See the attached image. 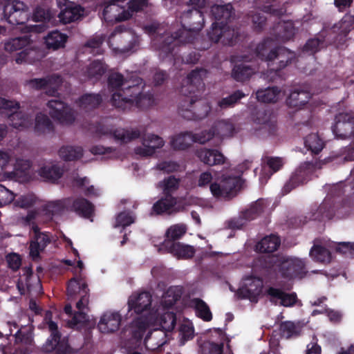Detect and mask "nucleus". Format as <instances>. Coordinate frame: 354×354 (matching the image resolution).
<instances>
[{
	"mask_svg": "<svg viewBox=\"0 0 354 354\" xmlns=\"http://www.w3.org/2000/svg\"><path fill=\"white\" fill-rule=\"evenodd\" d=\"M263 212V205L261 201H257L251 207L242 212L241 216L244 218L245 223L252 221L258 217Z\"/></svg>",
	"mask_w": 354,
	"mask_h": 354,
	"instance_id": "56",
	"label": "nucleus"
},
{
	"mask_svg": "<svg viewBox=\"0 0 354 354\" xmlns=\"http://www.w3.org/2000/svg\"><path fill=\"white\" fill-rule=\"evenodd\" d=\"M89 289L87 283L82 279H71L67 285V294L69 297L78 295L80 298L76 304L78 312H76L71 319L68 322V326L71 328L82 327L88 321L87 314L82 310L88 303Z\"/></svg>",
	"mask_w": 354,
	"mask_h": 354,
	"instance_id": "5",
	"label": "nucleus"
},
{
	"mask_svg": "<svg viewBox=\"0 0 354 354\" xmlns=\"http://www.w3.org/2000/svg\"><path fill=\"white\" fill-rule=\"evenodd\" d=\"M279 270L281 276L288 279H301L307 273L305 262L297 258H290L283 261L280 264Z\"/></svg>",
	"mask_w": 354,
	"mask_h": 354,
	"instance_id": "21",
	"label": "nucleus"
},
{
	"mask_svg": "<svg viewBox=\"0 0 354 354\" xmlns=\"http://www.w3.org/2000/svg\"><path fill=\"white\" fill-rule=\"evenodd\" d=\"M121 323V316L118 313H106L101 317L97 328L103 333H111L118 330Z\"/></svg>",
	"mask_w": 354,
	"mask_h": 354,
	"instance_id": "29",
	"label": "nucleus"
},
{
	"mask_svg": "<svg viewBox=\"0 0 354 354\" xmlns=\"http://www.w3.org/2000/svg\"><path fill=\"white\" fill-rule=\"evenodd\" d=\"M151 295L149 292H142L140 293L131 295L128 300V308L129 310L139 315L145 310H149L151 306Z\"/></svg>",
	"mask_w": 354,
	"mask_h": 354,
	"instance_id": "27",
	"label": "nucleus"
},
{
	"mask_svg": "<svg viewBox=\"0 0 354 354\" xmlns=\"http://www.w3.org/2000/svg\"><path fill=\"white\" fill-rule=\"evenodd\" d=\"M314 170L315 164L313 162L307 161L301 163L284 185L283 194H287L298 186L306 183L310 180Z\"/></svg>",
	"mask_w": 354,
	"mask_h": 354,
	"instance_id": "12",
	"label": "nucleus"
},
{
	"mask_svg": "<svg viewBox=\"0 0 354 354\" xmlns=\"http://www.w3.org/2000/svg\"><path fill=\"white\" fill-rule=\"evenodd\" d=\"M160 183L162 185L164 195L172 196V193L178 189L179 179L170 176Z\"/></svg>",
	"mask_w": 354,
	"mask_h": 354,
	"instance_id": "61",
	"label": "nucleus"
},
{
	"mask_svg": "<svg viewBox=\"0 0 354 354\" xmlns=\"http://www.w3.org/2000/svg\"><path fill=\"white\" fill-rule=\"evenodd\" d=\"M279 330L282 337L286 339L295 338L300 336L302 326L299 322L284 321L280 323Z\"/></svg>",
	"mask_w": 354,
	"mask_h": 354,
	"instance_id": "34",
	"label": "nucleus"
},
{
	"mask_svg": "<svg viewBox=\"0 0 354 354\" xmlns=\"http://www.w3.org/2000/svg\"><path fill=\"white\" fill-rule=\"evenodd\" d=\"M245 94L240 90L234 91L231 95L222 98L218 103L221 109H226L234 106Z\"/></svg>",
	"mask_w": 354,
	"mask_h": 354,
	"instance_id": "58",
	"label": "nucleus"
},
{
	"mask_svg": "<svg viewBox=\"0 0 354 354\" xmlns=\"http://www.w3.org/2000/svg\"><path fill=\"white\" fill-rule=\"evenodd\" d=\"M177 199L173 196H166L157 201L152 206V212L156 215L166 214L168 215L178 212L176 205Z\"/></svg>",
	"mask_w": 354,
	"mask_h": 354,
	"instance_id": "30",
	"label": "nucleus"
},
{
	"mask_svg": "<svg viewBox=\"0 0 354 354\" xmlns=\"http://www.w3.org/2000/svg\"><path fill=\"white\" fill-rule=\"evenodd\" d=\"M194 306L196 315L205 322H209L212 319V314L208 305L200 298H194L192 300Z\"/></svg>",
	"mask_w": 354,
	"mask_h": 354,
	"instance_id": "45",
	"label": "nucleus"
},
{
	"mask_svg": "<svg viewBox=\"0 0 354 354\" xmlns=\"http://www.w3.org/2000/svg\"><path fill=\"white\" fill-rule=\"evenodd\" d=\"M323 41L319 39H308L302 48L304 53L313 55L320 50V46Z\"/></svg>",
	"mask_w": 354,
	"mask_h": 354,
	"instance_id": "64",
	"label": "nucleus"
},
{
	"mask_svg": "<svg viewBox=\"0 0 354 354\" xmlns=\"http://www.w3.org/2000/svg\"><path fill=\"white\" fill-rule=\"evenodd\" d=\"M135 222V217L131 212H122L117 214L114 227H122L123 228L129 226Z\"/></svg>",
	"mask_w": 354,
	"mask_h": 354,
	"instance_id": "63",
	"label": "nucleus"
},
{
	"mask_svg": "<svg viewBox=\"0 0 354 354\" xmlns=\"http://www.w3.org/2000/svg\"><path fill=\"white\" fill-rule=\"evenodd\" d=\"M127 77H124L123 75L120 73H113L109 75L108 77V85L112 90L119 91L120 89L124 87Z\"/></svg>",
	"mask_w": 354,
	"mask_h": 354,
	"instance_id": "60",
	"label": "nucleus"
},
{
	"mask_svg": "<svg viewBox=\"0 0 354 354\" xmlns=\"http://www.w3.org/2000/svg\"><path fill=\"white\" fill-rule=\"evenodd\" d=\"M207 36L212 42H221L225 46H232L237 42L239 33L237 29L231 28L228 24L214 22Z\"/></svg>",
	"mask_w": 354,
	"mask_h": 354,
	"instance_id": "9",
	"label": "nucleus"
},
{
	"mask_svg": "<svg viewBox=\"0 0 354 354\" xmlns=\"http://www.w3.org/2000/svg\"><path fill=\"white\" fill-rule=\"evenodd\" d=\"M102 102V97L99 93H86L80 96L77 103L79 106L86 111L97 108Z\"/></svg>",
	"mask_w": 354,
	"mask_h": 354,
	"instance_id": "37",
	"label": "nucleus"
},
{
	"mask_svg": "<svg viewBox=\"0 0 354 354\" xmlns=\"http://www.w3.org/2000/svg\"><path fill=\"white\" fill-rule=\"evenodd\" d=\"M54 130L53 122L50 118L41 113H37L35 117V131L37 133H44Z\"/></svg>",
	"mask_w": 354,
	"mask_h": 354,
	"instance_id": "50",
	"label": "nucleus"
},
{
	"mask_svg": "<svg viewBox=\"0 0 354 354\" xmlns=\"http://www.w3.org/2000/svg\"><path fill=\"white\" fill-rule=\"evenodd\" d=\"M270 62L268 66L272 71H280L291 64L296 59V54L294 51L290 50L284 46H277L271 50Z\"/></svg>",
	"mask_w": 354,
	"mask_h": 354,
	"instance_id": "14",
	"label": "nucleus"
},
{
	"mask_svg": "<svg viewBox=\"0 0 354 354\" xmlns=\"http://www.w3.org/2000/svg\"><path fill=\"white\" fill-rule=\"evenodd\" d=\"M32 20L35 22H40L36 25L24 24V62L29 54L26 44L29 43V37L26 35L29 32L41 33L44 32L48 26L46 22L50 20V15L48 12L41 8H37L32 15Z\"/></svg>",
	"mask_w": 354,
	"mask_h": 354,
	"instance_id": "11",
	"label": "nucleus"
},
{
	"mask_svg": "<svg viewBox=\"0 0 354 354\" xmlns=\"http://www.w3.org/2000/svg\"><path fill=\"white\" fill-rule=\"evenodd\" d=\"M309 254L315 261L322 263H328L332 260L331 252L326 248L319 245H314Z\"/></svg>",
	"mask_w": 354,
	"mask_h": 354,
	"instance_id": "43",
	"label": "nucleus"
},
{
	"mask_svg": "<svg viewBox=\"0 0 354 354\" xmlns=\"http://www.w3.org/2000/svg\"><path fill=\"white\" fill-rule=\"evenodd\" d=\"M38 174L46 181L55 183L64 174V169L57 165H46L40 168Z\"/></svg>",
	"mask_w": 354,
	"mask_h": 354,
	"instance_id": "39",
	"label": "nucleus"
},
{
	"mask_svg": "<svg viewBox=\"0 0 354 354\" xmlns=\"http://www.w3.org/2000/svg\"><path fill=\"white\" fill-rule=\"evenodd\" d=\"M51 319L52 313L47 311L44 319L48 324L51 335L43 346L44 352L52 354H69L71 348L68 344V339L66 337L62 338L58 330L57 324Z\"/></svg>",
	"mask_w": 354,
	"mask_h": 354,
	"instance_id": "6",
	"label": "nucleus"
},
{
	"mask_svg": "<svg viewBox=\"0 0 354 354\" xmlns=\"http://www.w3.org/2000/svg\"><path fill=\"white\" fill-rule=\"evenodd\" d=\"M59 157L65 161H73L81 158L83 149L80 147L63 146L59 150Z\"/></svg>",
	"mask_w": 354,
	"mask_h": 354,
	"instance_id": "44",
	"label": "nucleus"
},
{
	"mask_svg": "<svg viewBox=\"0 0 354 354\" xmlns=\"http://www.w3.org/2000/svg\"><path fill=\"white\" fill-rule=\"evenodd\" d=\"M206 131H213V136L212 138L215 136H218V137L223 138L225 137H231L232 136L234 132V127L233 124L230 122L222 120L218 122L215 125L212 126L209 130H205Z\"/></svg>",
	"mask_w": 354,
	"mask_h": 354,
	"instance_id": "42",
	"label": "nucleus"
},
{
	"mask_svg": "<svg viewBox=\"0 0 354 354\" xmlns=\"http://www.w3.org/2000/svg\"><path fill=\"white\" fill-rule=\"evenodd\" d=\"M263 282L261 277L248 276L244 279V284L238 290L239 297L241 299H248L251 302L257 303L259 300Z\"/></svg>",
	"mask_w": 354,
	"mask_h": 354,
	"instance_id": "16",
	"label": "nucleus"
},
{
	"mask_svg": "<svg viewBox=\"0 0 354 354\" xmlns=\"http://www.w3.org/2000/svg\"><path fill=\"white\" fill-rule=\"evenodd\" d=\"M16 332L15 334V344L13 346H8L6 348L0 347V354H22L21 351V342H22V334L21 333L20 328H17V324L14 323L12 324Z\"/></svg>",
	"mask_w": 354,
	"mask_h": 354,
	"instance_id": "52",
	"label": "nucleus"
},
{
	"mask_svg": "<svg viewBox=\"0 0 354 354\" xmlns=\"http://www.w3.org/2000/svg\"><path fill=\"white\" fill-rule=\"evenodd\" d=\"M44 39L48 49L58 50L65 47L68 35L58 30H53L48 32Z\"/></svg>",
	"mask_w": 354,
	"mask_h": 354,
	"instance_id": "33",
	"label": "nucleus"
},
{
	"mask_svg": "<svg viewBox=\"0 0 354 354\" xmlns=\"http://www.w3.org/2000/svg\"><path fill=\"white\" fill-rule=\"evenodd\" d=\"M106 65L100 60L93 61L87 67L86 75L89 79L98 80L106 73Z\"/></svg>",
	"mask_w": 354,
	"mask_h": 354,
	"instance_id": "49",
	"label": "nucleus"
},
{
	"mask_svg": "<svg viewBox=\"0 0 354 354\" xmlns=\"http://www.w3.org/2000/svg\"><path fill=\"white\" fill-rule=\"evenodd\" d=\"M184 292V288L180 286H170L163 295V303L167 308L172 307L179 301Z\"/></svg>",
	"mask_w": 354,
	"mask_h": 354,
	"instance_id": "41",
	"label": "nucleus"
},
{
	"mask_svg": "<svg viewBox=\"0 0 354 354\" xmlns=\"http://www.w3.org/2000/svg\"><path fill=\"white\" fill-rule=\"evenodd\" d=\"M241 185L240 177L223 175L219 182L210 184L209 189L215 198L229 199L236 195Z\"/></svg>",
	"mask_w": 354,
	"mask_h": 354,
	"instance_id": "8",
	"label": "nucleus"
},
{
	"mask_svg": "<svg viewBox=\"0 0 354 354\" xmlns=\"http://www.w3.org/2000/svg\"><path fill=\"white\" fill-rule=\"evenodd\" d=\"M60 81L61 76L53 74L46 77L32 79L30 81L29 84L32 88L41 90L47 88L48 85L58 84Z\"/></svg>",
	"mask_w": 354,
	"mask_h": 354,
	"instance_id": "47",
	"label": "nucleus"
},
{
	"mask_svg": "<svg viewBox=\"0 0 354 354\" xmlns=\"http://www.w3.org/2000/svg\"><path fill=\"white\" fill-rule=\"evenodd\" d=\"M252 120L261 129L266 130L270 135L275 133L277 129V120L275 113L271 109H255L252 112Z\"/></svg>",
	"mask_w": 354,
	"mask_h": 354,
	"instance_id": "17",
	"label": "nucleus"
},
{
	"mask_svg": "<svg viewBox=\"0 0 354 354\" xmlns=\"http://www.w3.org/2000/svg\"><path fill=\"white\" fill-rule=\"evenodd\" d=\"M61 11L58 17L62 24H66L80 19L83 16L84 8L68 0H57Z\"/></svg>",
	"mask_w": 354,
	"mask_h": 354,
	"instance_id": "22",
	"label": "nucleus"
},
{
	"mask_svg": "<svg viewBox=\"0 0 354 354\" xmlns=\"http://www.w3.org/2000/svg\"><path fill=\"white\" fill-rule=\"evenodd\" d=\"M213 131H202L198 133L192 131H183L173 136L170 141L171 147L176 151H183L189 148L194 143L205 144L212 139Z\"/></svg>",
	"mask_w": 354,
	"mask_h": 354,
	"instance_id": "7",
	"label": "nucleus"
},
{
	"mask_svg": "<svg viewBox=\"0 0 354 354\" xmlns=\"http://www.w3.org/2000/svg\"><path fill=\"white\" fill-rule=\"evenodd\" d=\"M95 132L99 135H113L115 140H120L122 143H128L139 138L141 136V133L138 129H117L113 131L100 122L97 124Z\"/></svg>",
	"mask_w": 354,
	"mask_h": 354,
	"instance_id": "23",
	"label": "nucleus"
},
{
	"mask_svg": "<svg viewBox=\"0 0 354 354\" xmlns=\"http://www.w3.org/2000/svg\"><path fill=\"white\" fill-rule=\"evenodd\" d=\"M148 327L146 320L141 318L136 319L128 329L127 346L134 348L140 346L143 343V336Z\"/></svg>",
	"mask_w": 354,
	"mask_h": 354,
	"instance_id": "24",
	"label": "nucleus"
},
{
	"mask_svg": "<svg viewBox=\"0 0 354 354\" xmlns=\"http://www.w3.org/2000/svg\"><path fill=\"white\" fill-rule=\"evenodd\" d=\"M145 86L143 79L136 73H131L126 80L124 87L112 94L111 99L112 105L122 111L131 109L135 98L141 94Z\"/></svg>",
	"mask_w": 354,
	"mask_h": 354,
	"instance_id": "3",
	"label": "nucleus"
},
{
	"mask_svg": "<svg viewBox=\"0 0 354 354\" xmlns=\"http://www.w3.org/2000/svg\"><path fill=\"white\" fill-rule=\"evenodd\" d=\"M224 343H216L210 340L203 342L199 346V354H223Z\"/></svg>",
	"mask_w": 354,
	"mask_h": 354,
	"instance_id": "51",
	"label": "nucleus"
},
{
	"mask_svg": "<svg viewBox=\"0 0 354 354\" xmlns=\"http://www.w3.org/2000/svg\"><path fill=\"white\" fill-rule=\"evenodd\" d=\"M180 344L184 345L186 342L194 337V329L191 324H182L178 329Z\"/></svg>",
	"mask_w": 354,
	"mask_h": 354,
	"instance_id": "62",
	"label": "nucleus"
},
{
	"mask_svg": "<svg viewBox=\"0 0 354 354\" xmlns=\"http://www.w3.org/2000/svg\"><path fill=\"white\" fill-rule=\"evenodd\" d=\"M273 41L270 38H266L257 44L254 49V54L257 58L261 61L266 62L268 64L270 62L271 50H272Z\"/></svg>",
	"mask_w": 354,
	"mask_h": 354,
	"instance_id": "40",
	"label": "nucleus"
},
{
	"mask_svg": "<svg viewBox=\"0 0 354 354\" xmlns=\"http://www.w3.org/2000/svg\"><path fill=\"white\" fill-rule=\"evenodd\" d=\"M296 127L298 130L299 136H304L306 148L312 153L318 154L324 147V142L317 133H310L311 122L308 120L296 124Z\"/></svg>",
	"mask_w": 354,
	"mask_h": 354,
	"instance_id": "18",
	"label": "nucleus"
},
{
	"mask_svg": "<svg viewBox=\"0 0 354 354\" xmlns=\"http://www.w3.org/2000/svg\"><path fill=\"white\" fill-rule=\"evenodd\" d=\"M274 32L277 39L288 41L293 38L295 28L291 21H280L274 26Z\"/></svg>",
	"mask_w": 354,
	"mask_h": 354,
	"instance_id": "38",
	"label": "nucleus"
},
{
	"mask_svg": "<svg viewBox=\"0 0 354 354\" xmlns=\"http://www.w3.org/2000/svg\"><path fill=\"white\" fill-rule=\"evenodd\" d=\"M180 23L182 29L166 37L160 46L161 52L166 56H174L176 54L175 49L180 44L194 43L195 35L204 26L203 13L196 8L189 9L182 13Z\"/></svg>",
	"mask_w": 354,
	"mask_h": 354,
	"instance_id": "2",
	"label": "nucleus"
},
{
	"mask_svg": "<svg viewBox=\"0 0 354 354\" xmlns=\"http://www.w3.org/2000/svg\"><path fill=\"white\" fill-rule=\"evenodd\" d=\"M38 215V211L32 209L28 212L26 217H24V226L29 227L30 239L29 256L34 261H38L41 259L40 253L51 242L50 234L41 232L39 227L35 221Z\"/></svg>",
	"mask_w": 354,
	"mask_h": 354,
	"instance_id": "4",
	"label": "nucleus"
},
{
	"mask_svg": "<svg viewBox=\"0 0 354 354\" xmlns=\"http://www.w3.org/2000/svg\"><path fill=\"white\" fill-rule=\"evenodd\" d=\"M211 14L215 22L223 21V24H228L234 16V10L231 3L214 5L211 8Z\"/></svg>",
	"mask_w": 354,
	"mask_h": 354,
	"instance_id": "32",
	"label": "nucleus"
},
{
	"mask_svg": "<svg viewBox=\"0 0 354 354\" xmlns=\"http://www.w3.org/2000/svg\"><path fill=\"white\" fill-rule=\"evenodd\" d=\"M279 90L277 87L267 88L266 89L259 90L256 93L258 101L263 103H273L278 99Z\"/></svg>",
	"mask_w": 354,
	"mask_h": 354,
	"instance_id": "53",
	"label": "nucleus"
},
{
	"mask_svg": "<svg viewBox=\"0 0 354 354\" xmlns=\"http://www.w3.org/2000/svg\"><path fill=\"white\" fill-rule=\"evenodd\" d=\"M153 102L154 98L152 94L143 93V92H142L137 98H135L133 107L144 110L151 106Z\"/></svg>",
	"mask_w": 354,
	"mask_h": 354,
	"instance_id": "59",
	"label": "nucleus"
},
{
	"mask_svg": "<svg viewBox=\"0 0 354 354\" xmlns=\"http://www.w3.org/2000/svg\"><path fill=\"white\" fill-rule=\"evenodd\" d=\"M336 137L346 139L354 136V113H339L335 118V124L332 127Z\"/></svg>",
	"mask_w": 354,
	"mask_h": 354,
	"instance_id": "15",
	"label": "nucleus"
},
{
	"mask_svg": "<svg viewBox=\"0 0 354 354\" xmlns=\"http://www.w3.org/2000/svg\"><path fill=\"white\" fill-rule=\"evenodd\" d=\"M166 344H167V333L160 329L149 331L143 340V344L147 349L158 352H161L163 350V346Z\"/></svg>",
	"mask_w": 354,
	"mask_h": 354,
	"instance_id": "28",
	"label": "nucleus"
},
{
	"mask_svg": "<svg viewBox=\"0 0 354 354\" xmlns=\"http://www.w3.org/2000/svg\"><path fill=\"white\" fill-rule=\"evenodd\" d=\"M158 250L162 253H170L177 259H191L195 254L193 246L172 241H164L160 245Z\"/></svg>",
	"mask_w": 354,
	"mask_h": 354,
	"instance_id": "20",
	"label": "nucleus"
},
{
	"mask_svg": "<svg viewBox=\"0 0 354 354\" xmlns=\"http://www.w3.org/2000/svg\"><path fill=\"white\" fill-rule=\"evenodd\" d=\"M281 244L279 236L271 234L263 238L256 245V250L261 253H272L277 250Z\"/></svg>",
	"mask_w": 354,
	"mask_h": 354,
	"instance_id": "35",
	"label": "nucleus"
},
{
	"mask_svg": "<svg viewBox=\"0 0 354 354\" xmlns=\"http://www.w3.org/2000/svg\"><path fill=\"white\" fill-rule=\"evenodd\" d=\"M310 98V94L303 89H295L286 100V103L290 107L299 108L304 106Z\"/></svg>",
	"mask_w": 354,
	"mask_h": 354,
	"instance_id": "36",
	"label": "nucleus"
},
{
	"mask_svg": "<svg viewBox=\"0 0 354 354\" xmlns=\"http://www.w3.org/2000/svg\"><path fill=\"white\" fill-rule=\"evenodd\" d=\"M176 324V315L174 312L164 313L160 317V326L163 332H171Z\"/></svg>",
	"mask_w": 354,
	"mask_h": 354,
	"instance_id": "55",
	"label": "nucleus"
},
{
	"mask_svg": "<svg viewBox=\"0 0 354 354\" xmlns=\"http://www.w3.org/2000/svg\"><path fill=\"white\" fill-rule=\"evenodd\" d=\"M263 10L277 17L283 15L286 12L285 3L282 0H266V4L263 5Z\"/></svg>",
	"mask_w": 354,
	"mask_h": 354,
	"instance_id": "46",
	"label": "nucleus"
},
{
	"mask_svg": "<svg viewBox=\"0 0 354 354\" xmlns=\"http://www.w3.org/2000/svg\"><path fill=\"white\" fill-rule=\"evenodd\" d=\"M187 231V227L185 225L177 224L171 226L166 231V239L165 241H178Z\"/></svg>",
	"mask_w": 354,
	"mask_h": 354,
	"instance_id": "57",
	"label": "nucleus"
},
{
	"mask_svg": "<svg viewBox=\"0 0 354 354\" xmlns=\"http://www.w3.org/2000/svg\"><path fill=\"white\" fill-rule=\"evenodd\" d=\"M197 156L206 165H219L225 162V157L223 154L216 149H203L197 151Z\"/></svg>",
	"mask_w": 354,
	"mask_h": 354,
	"instance_id": "31",
	"label": "nucleus"
},
{
	"mask_svg": "<svg viewBox=\"0 0 354 354\" xmlns=\"http://www.w3.org/2000/svg\"><path fill=\"white\" fill-rule=\"evenodd\" d=\"M344 208V205L339 201H337V198L328 194L318 207L313 217L315 220L320 221L326 219L330 220L335 216L340 218L342 217V209Z\"/></svg>",
	"mask_w": 354,
	"mask_h": 354,
	"instance_id": "10",
	"label": "nucleus"
},
{
	"mask_svg": "<svg viewBox=\"0 0 354 354\" xmlns=\"http://www.w3.org/2000/svg\"><path fill=\"white\" fill-rule=\"evenodd\" d=\"M252 68L245 64H236L232 71V77L237 82H244L251 77Z\"/></svg>",
	"mask_w": 354,
	"mask_h": 354,
	"instance_id": "48",
	"label": "nucleus"
},
{
	"mask_svg": "<svg viewBox=\"0 0 354 354\" xmlns=\"http://www.w3.org/2000/svg\"><path fill=\"white\" fill-rule=\"evenodd\" d=\"M207 73L204 68H196L187 76L180 88V93L186 98L178 107L179 114L188 120H199L206 118L210 111L208 104L199 99L205 88L204 78Z\"/></svg>",
	"mask_w": 354,
	"mask_h": 354,
	"instance_id": "1",
	"label": "nucleus"
},
{
	"mask_svg": "<svg viewBox=\"0 0 354 354\" xmlns=\"http://www.w3.org/2000/svg\"><path fill=\"white\" fill-rule=\"evenodd\" d=\"M4 48L6 51L8 53L17 55L15 59V62L17 64H21L22 62V59L20 56L22 53V40L21 38H14L8 41L5 44Z\"/></svg>",
	"mask_w": 354,
	"mask_h": 354,
	"instance_id": "54",
	"label": "nucleus"
},
{
	"mask_svg": "<svg viewBox=\"0 0 354 354\" xmlns=\"http://www.w3.org/2000/svg\"><path fill=\"white\" fill-rule=\"evenodd\" d=\"M51 118L62 124H71L75 120V111L67 104L59 100H51L47 103Z\"/></svg>",
	"mask_w": 354,
	"mask_h": 354,
	"instance_id": "13",
	"label": "nucleus"
},
{
	"mask_svg": "<svg viewBox=\"0 0 354 354\" xmlns=\"http://www.w3.org/2000/svg\"><path fill=\"white\" fill-rule=\"evenodd\" d=\"M165 144L162 138L155 134L145 135L142 138V147H138L135 149L136 154L142 156H151L153 155L157 149L163 147Z\"/></svg>",
	"mask_w": 354,
	"mask_h": 354,
	"instance_id": "25",
	"label": "nucleus"
},
{
	"mask_svg": "<svg viewBox=\"0 0 354 354\" xmlns=\"http://www.w3.org/2000/svg\"><path fill=\"white\" fill-rule=\"evenodd\" d=\"M266 295L270 297L269 300L272 304H277V301L280 300V305L285 307L293 306L298 300L295 292L287 293L274 287H269Z\"/></svg>",
	"mask_w": 354,
	"mask_h": 354,
	"instance_id": "26",
	"label": "nucleus"
},
{
	"mask_svg": "<svg viewBox=\"0 0 354 354\" xmlns=\"http://www.w3.org/2000/svg\"><path fill=\"white\" fill-rule=\"evenodd\" d=\"M64 206L68 211L73 212L84 218H91L94 215V205L88 200L82 197L65 198L64 200Z\"/></svg>",
	"mask_w": 354,
	"mask_h": 354,
	"instance_id": "19",
	"label": "nucleus"
}]
</instances>
